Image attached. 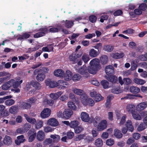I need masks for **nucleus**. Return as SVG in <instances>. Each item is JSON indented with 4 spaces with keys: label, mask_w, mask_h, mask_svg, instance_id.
I'll list each match as a JSON object with an SVG mask.
<instances>
[{
    "label": "nucleus",
    "mask_w": 147,
    "mask_h": 147,
    "mask_svg": "<svg viewBox=\"0 0 147 147\" xmlns=\"http://www.w3.org/2000/svg\"><path fill=\"white\" fill-rule=\"evenodd\" d=\"M80 124L79 122L77 121L74 120L71 121L70 123V127L72 128H74L77 127Z\"/></svg>",
    "instance_id": "37998d69"
},
{
    "label": "nucleus",
    "mask_w": 147,
    "mask_h": 147,
    "mask_svg": "<svg viewBox=\"0 0 147 147\" xmlns=\"http://www.w3.org/2000/svg\"><path fill=\"white\" fill-rule=\"evenodd\" d=\"M19 106L20 108L26 109L30 108L31 107V104L24 102H20Z\"/></svg>",
    "instance_id": "412c9836"
},
{
    "label": "nucleus",
    "mask_w": 147,
    "mask_h": 147,
    "mask_svg": "<svg viewBox=\"0 0 147 147\" xmlns=\"http://www.w3.org/2000/svg\"><path fill=\"white\" fill-rule=\"evenodd\" d=\"M133 81L136 84L140 85H143L146 82V81L143 79L137 78H134Z\"/></svg>",
    "instance_id": "cd10ccee"
},
{
    "label": "nucleus",
    "mask_w": 147,
    "mask_h": 147,
    "mask_svg": "<svg viewBox=\"0 0 147 147\" xmlns=\"http://www.w3.org/2000/svg\"><path fill=\"white\" fill-rule=\"evenodd\" d=\"M74 129L76 133L79 134L83 130L84 128L82 126L79 125L75 128Z\"/></svg>",
    "instance_id": "3c124183"
},
{
    "label": "nucleus",
    "mask_w": 147,
    "mask_h": 147,
    "mask_svg": "<svg viewBox=\"0 0 147 147\" xmlns=\"http://www.w3.org/2000/svg\"><path fill=\"white\" fill-rule=\"evenodd\" d=\"M147 107V102H143L136 105V109L138 111L144 110Z\"/></svg>",
    "instance_id": "39448f33"
},
{
    "label": "nucleus",
    "mask_w": 147,
    "mask_h": 147,
    "mask_svg": "<svg viewBox=\"0 0 147 147\" xmlns=\"http://www.w3.org/2000/svg\"><path fill=\"white\" fill-rule=\"evenodd\" d=\"M80 118L81 120L84 122H88L90 120V117L89 115L85 112H82L80 115Z\"/></svg>",
    "instance_id": "9b49d317"
},
{
    "label": "nucleus",
    "mask_w": 147,
    "mask_h": 147,
    "mask_svg": "<svg viewBox=\"0 0 147 147\" xmlns=\"http://www.w3.org/2000/svg\"><path fill=\"white\" fill-rule=\"evenodd\" d=\"M54 129L51 127L48 126L44 127V131L45 133L51 132L53 131Z\"/></svg>",
    "instance_id": "e2e57ef3"
},
{
    "label": "nucleus",
    "mask_w": 147,
    "mask_h": 147,
    "mask_svg": "<svg viewBox=\"0 0 147 147\" xmlns=\"http://www.w3.org/2000/svg\"><path fill=\"white\" fill-rule=\"evenodd\" d=\"M105 71L107 75L112 74L114 72V68L111 65L107 66L105 67Z\"/></svg>",
    "instance_id": "4468645a"
},
{
    "label": "nucleus",
    "mask_w": 147,
    "mask_h": 147,
    "mask_svg": "<svg viewBox=\"0 0 147 147\" xmlns=\"http://www.w3.org/2000/svg\"><path fill=\"white\" fill-rule=\"evenodd\" d=\"M51 110L48 108H45L41 112L40 117L43 119L49 117L50 115Z\"/></svg>",
    "instance_id": "423d86ee"
},
{
    "label": "nucleus",
    "mask_w": 147,
    "mask_h": 147,
    "mask_svg": "<svg viewBox=\"0 0 147 147\" xmlns=\"http://www.w3.org/2000/svg\"><path fill=\"white\" fill-rule=\"evenodd\" d=\"M72 73L69 70H67L65 74V80L67 81L71 80L72 78Z\"/></svg>",
    "instance_id": "6ab92c4d"
},
{
    "label": "nucleus",
    "mask_w": 147,
    "mask_h": 147,
    "mask_svg": "<svg viewBox=\"0 0 147 147\" xmlns=\"http://www.w3.org/2000/svg\"><path fill=\"white\" fill-rule=\"evenodd\" d=\"M9 112L11 114H16L18 111V107L16 106H13L11 107L9 109Z\"/></svg>",
    "instance_id": "c85d7f7f"
},
{
    "label": "nucleus",
    "mask_w": 147,
    "mask_h": 147,
    "mask_svg": "<svg viewBox=\"0 0 147 147\" xmlns=\"http://www.w3.org/2000/svg\"><path fill=\"white\" fill-rule=\"evenodd\" d=\"M57 86L59 84L61 86V88L63 89L65 88L64 85H67L66 82H64L63 80H59L58 81Z\"/></svg>",
    "instance_id": "bf43d9fd"
},
{
    "label": "nucleus",
    "mask_w": 147,
    "mask_h": 147,
    "mask_svg": "<svg viewBox=\"0 0 147 147\" xmlns=\"http://www.w3.org/2000/svg\"><path fill=\"white\" fill-rule=\"evenodd\" d=\"M3 141L4 144L7 145H9L12 144V140L10 136L6 135L3 139Z\"/></svg>",
    "instance_id": "2eb2a0df"
},
{
    "label": "nucleus",
    "mask_w": 147,
    "mask_h": 147,
    "mask_svg": "<svg viewBox=\"0 0 147 147\" xmlns=\"http://www.w3.org/2000/svg\"><path fill=\"white\" fill-rule=\"evenodd\" d=\"M50 137L53 139L55 142H58L60 139V136L58 135L55 134L51 135Z\"/></svg>",
    "instance_id": "09e8293b"
},
{
    "label": "nucleus",
    "mask_w": 147,
    "mask_h": 147,
    "mask_svg": "<svg viewBox=\"0 0 147 147\" xmlns=\"http://www.w3.org/2000/svg\"><path fill=\"white\" fill-rule=\"evenodd\" d=\"M43 122L41 120H38L35 123V128L36 129H38L41 128L43 126Z\"/></svg>",
    "instance_id": "c9c22d12"
},
{
    "label": "nucleus",
    "mask_w": 147,
    "mask_h": 147,
    "mask_svg": "<svg viewBox=\"0 0 147 147\" xmlns=\"http://www.w3.org/2000/svg\"><path fill=\"white\" fill-rule=\"evenodd\" d=\"M114 49V47L112 45H107L103 47V49L105 51L110 52L112 51Z\"/></svg>",
    "instance_id": "58836bf2"
},
{
    "label": "nucleus",
    "mask_w": 147,
    "mask_h": 147,
    "mask_svg": "<svg viewBox=\"0 0 147 147\" xmlns=\"http://www.w3.org/2000/svg\"><path fill=\"white\" fill-rule=\"evenodd\" d=\"M54 101L52 100L45 99L43 101L45 104H47L50 105H53L54 103Z\"/></svg>",
    "instance_id": "6e6d98bb"
},
{
    "label": "nucleus",
    "mask_w": 147,
    "mask_h": 147,
    "mask_svg": "<svg viewBox=\"0 0 147 147\" xmlns=\"http://www.w3.org/2000/svg\"><path fill=\"white\" fill-rule=\"evenodd\" d=\"M20 80V78H18L16 80L14 79H11L7 82L10 88L12 86L14 88H18L20 84L22 82V80Z\"/></svg>",
    "instance_id": "f03ea898"
},
{
    "label": "nucleus",
    "mask_w": 147,
    "mask_h": 147,
    "mask_svg": "<svg viewBox=\"0 0 147 147\" xmlns=\"http://www.w3.org/2000/svg\"><path fill=\"white\" fill-rule=\"evenodd\" d=\"M133 118L136 120H140L142 119V117L140 114L135 111L132 114Z\"/></svg>",
    "instance_id": "72a5a7b5"
},
{
    "label": "nucleus",
    "mask_w": 147,
    "mask_h": 147,
    "mask_svg": "<svg viewBox=\"0 0 147 147\" xmlns=\"http://www.w3.org/2000/svg\"><path fill=\"white\" fill-rule=\"evenodd\" d=\"M89 64L90 66L88 67V72L91 74H96L101 68L99 60L98 58L93 59L90 61Z\"/></svg>",
    "instance_id": "f257e3e1"
},
{
    "label": "nucleus",
    "mask_w": 147,
    "mask_h": 147,
    "mask_svg": "<svg viewBox=\"0 0 147 147\" xmlns=\"http://www.w3.org/2000/svg\"><path fill=\"white\" fill-rule=\"evenodd\" d=\"M107 121L106 120L103 119L98 123L96 126L94 127L97 128L98 131H102L107 128Z\"/></svg>",
    "instance_id": "7ed1b4c3"
},
{
    "label": "nucleus",
    "mask_w": 147,
    "mask_h": 147,
    "mask_svg": "<svg viewBox=\"0 0 147 147\" xmlns=\"http://www.w3.org/2000/svg\"><path fill=\"white\" fill-rule=\"evenodd\" d=\"M118 80L119 83L121 85L123 84L129 85L131 84L132 82L131 80L129 78H124L122 80V78L121 76L119 77Z\"/></svg>",
    "instance_id": "6e6552de"
},
{
    "label": "nucleus",
    "mask_w": 147,
    "mask_h": 147,
    "mask_svg": "<svg viewBox=\"0 0 147 147\" xmlns=\"http://www.w3.org/2000/svg\"><path fill=\"white\" fill-rule=\"evenodd\" d=\"M82 59L85 63H87L90 59L88 55L86 54L83 55L82 57Z\"/></svg>",
    "instance_id": "8fccbe9b"
},
{
    "label": "nucleus",
    "mask_w": 147,
    "mask_h": 147,
    "mask_svg": "<svg viewBox=\"0 0 147 147\" xmlns=\"http://www.w3.org/2000/svg\"><path fill=\"white\" fill-rule=\"evenodd\" d=\"M101 118L100 117L97 116H96L93 121V125L94 126H96V125L98 124V122H99L101 120Z\"/></svg>",
    "instance_id": "13d9d810"
},
{
    "label": "nucleus",
    "mask_w": 147,
    "mask_h": 147,
    "mask_svg": "<svg viewBox=\"0 0 147 147\" xmlns=\"http://www.w3.org/2000/svg\"><path fill=\"white\" fill-rule=\"evenodd\" d=\"M136 96L137 97H140L142 98V97L140 94L137 95H133V94H128L126 96L124 97L123 98H121V100L123 99H132L134 98V97Z\"/></svg>",
    "instance_id": "7c9ffc66"
},
{
    "label": "nucleus",
    "mask_w": 147,
    "mask_h": 147,
    "mask_svg": "<svg viewBox=\"0 0 147 147\" xmlns=\"http://www.w3.org/2000/svg\"><path fill=\"white\" fill-rule=\"evenodd\" d=\"M45 83L47 86H48L51 88H54L57 86V82L51 81L49 79L46 80L45 81Z\"/></svg>",
    "instance_id": "dca6fc26"
},
{
    "label": "nucleus",
    "mask_w": 147,
    "mask_h": 147,
    "mask_svg": "<svg viewBox=\"0 0 147 147\" xmlns=\"http://www.w3.org/2000/svg\"><path fill=\"white\" fill-rule=\"evenodd\" d=\"M25 141L26 139L24 138V136L21 135L17 136V139L15 141V142L17 145H19L21 143L24 142Z\"/></svg>",
    "instance_id": "f3484780"
},
{
    "label": "nucleus",
    "mask_w": 147,
    "mask_h": 147,
    "mask_svg": "<svg viewBox=\"0 0 147 147\" xmlns=\"http://www.w3.org/2000/svg\"><path fill=\"white\" fill-rule=\"evenodd\" d=\"M47 124L52 126L56 127L59 124V122L57 119L52 118L49 119L47 122Z\"/></svg>",
    "instance_id": "9d476101"
},
{
    "label": "nucleus",
    "mask_w": 147,
    "mask_h": 147,
    "mask_svg": "<svg viewBox=\"0 0 147 147\" xmlns=\"http://www.w3.org/2000/svg\"><path fill=\"white\" fill-rule=\"evenodd\" d=\"M95 145L97 147H101L103 145L102 140L100 138L96 139L95 141Z\"/></svg>",
    "instance_id": "a18cd8bd"
},
{
    "label": "nucleus",
    "mask_w": 147,
    "mask_h": 147,
    "mask_svg": "<svg viewBox=\"0 0 147 147\" xmlns=\"http://www.w3.org/2000/svg\"><path fill=\"white\" fill-rule=\"evenodd\" d=\"M99 54V52L93 49H91L89 52V56L92 57H95Z\"/></svg>",
    "instance_id": "a878e982"
},
{
    "label": "nucleus",
    "mask_w": 147,
    "mask_h": 147,
    "mask_svg": "<svg viewBox=\"0 0 147 147\" xmlns=\"http://www.w3.org/2000/svg\"><path fill=\"white\" fill-rule=\"evenodd\" d=\"M45 134L44 131L41 130L38 131L36 135V139L39 141H42L45 139Z\"/></svg>",
    "instance_id": "f8f14e48"
},
{
    "label": "nucleus",
    "mask_w": 147,
    "mask_h": 147,
    "mask_svg": "<svg viewBox=\"0 0 147 147\" xmlns=\"http://www.w3.org/2000/svg\"><path fill=\"white\" fill-rule=\"evenodd\" d=\"M114 135L118 138H121L122 136V134L121 133L120 131L117 129L114 130Z\"/></svg>",
    "instance_id": "79ce46f5"
},
{
    "label": "nucleus",
    "mask_w": 147,
    "mask_h": 147,
    "mask_svg": "<svg viewBox=\"0 0 147 147\" xmlns=\"http://www.w3.org/2000/svg\"><path fill=\"white\" fill-rule=\"evenodd\" d=\"M45 78V75L44 74L38 73L36 77V79L38 82L43 81Z\"/></svg>",
    "instance_id": "393cba45"
},
{
    "label": "nucleus",
    "mask_w": 147,
    "mask_h": 147,
    "mask_svg": "<svg viewBox=\"0 0 147 147\" xmlns=\"http://www.w3.org/2000/svg\"><path fill=\"white\" fill-rule=\"evenodd\" d=\"M61 25H57L56 27H52L50 28L49 32L51 33L57 32L61 31Z\"/></svg>",
    "instance_id": "5701e85b"
},
{
    "label": "nucleus",
    "mask_w": 147,
    "mask_h": 147,
    "mask_svg": "<svg viewBox=\"0 0 147 147\" xmlns=\"http://www.w3.org/2000/svg\"><path fill=\"white\" fill-rule=\"evenodd\" d=\"M102 97L100 94H97L94 98V100L95 101L98 102L100 101L102 99Z\"/></svg>",
    "instance_id": "69168bd1"
},
{
    "label": "nucleus",
    "mask_w": 147,
    "mask_h": 147,
    "mask_svg": "<svg viewBox=\"0 0 147 147\" xmlns=\"http://www.w3.org/2000/svg\"><path fill=\"white\" fill-rule=\"evenodd\" d=\"M124 56V54L123 53H117L113 54V57L115 59L121 58L123 57Z\"/></svg>",
    "instance_id": "a19ab883"
},
{
    "label": "nucleus",
    "mask_w": 147,
    "mask_h": 147,
    "mask_svg": "<svg viewBox=\"0 0 147 147\" xmlns=\"http://www.w3.org/2000/svg\"><path fill=\"white\" fill-rule=\"evenodd\" d=\"M7 82L3 85L1 86L2 89L3 90H7L10 87Z\"/></svg>",
    "instance_id": "774afa93"
},
{
    "label": "nucleus",
    "mask_w": 147,
    "mask_h": 147,
    "mask_svg": "<svg viewBox=\"0 0 147 147\" xmlns=\"http://www.w3.org/2000/svg\"><path fill=\"white\" fill-rule=\"evenodd\" d=\"M72 91L74 94L78 95H81L82 96V94H84V92L81 89L74 88L72 90Z\"/></svg>",
    "instance_id": "e433bc0d"
},
{
    "label": "nucleus",
    "mask_w": 147,
    "mask_h": 147,
    "mask_svg": "<svg viewBox=\"0 0 147 147\" xmlns=\"http://www.w3.org/2000/svg\"><path fill=\"white\" fill-rule=\"evenodd\" d=\"M73 113V112L71 110L69 109H65L63 113L64 118L66 119H68L71 117Z\"/></svg>",
    "instance_id": "ddd939ff"
},
{
    "label": "nucleus",
    "mask_w": 147,
    "mask_h": 147,
    "mask_svg": "<svg viewBox=\"0 0 147 147\" xmlns=\"http://www.w3.org/2000/svg\"><path fill=\"white\" fill-rule=\"evenodd\" d=\"M114 143V141L113 139H109L107 140L106 142L107 145L108 146H111Z\"/></svg>",
    "instance_id": "052dcab7"
},
{
    "label": "nucleus",
    "mask_w": 147,
    "mask_h": 147,
    "mask_svg": "<svg viewBox=\"0 0 147 147\" xmlns=\"http://www.w3.org/2000/svg\"><path fill=\"white\" fill-rule=\"evenodd\" d=\"M101 84L104 88L106 89L108 88L109 82L106 80H102L101 82Z\"/></svg>",
    "instance_id": "4d7b16f0"
},
{
    "label": "nucleus",
    "mask_w": 147,
    "mask_h": 147,
    "mask_svg": "<svg viewBox=\"0 0 147 147\" xmlns=\"http://www.w3.org/2000/svg\"><path fill=\"white\" fill-rule=\"evenodd\" d=\"M30 134H32L29 137L28 139V141L30 142H31L33 141L35 139L36 136V133L35 132V131L34 129H30L28 132Z\"/></svg>",
    "instance_id": "aec40b11"
},
{
    "label": "nucleus",
    "mask_w": 147,
    "mask_h": 147,
    "mask_svg": "<svg viewBox=\"0 0 147 147\" xmlns=\"http://www.w3.org/2000/svg\"><path fill=\"white\" fill-rule=\"evenodd\" d=\"M30 36V35L28 33L25 32L22 35L20 36L18 38V40H22L24 39L28 38Z\"/></svg>",
    "instance_id": "de8ad7c7"
},
{
    "label": "nucleus",
    "mask_w": 147,
    "mask_h": 147,
    "mask_svg": "<svg viewBox=\"0 0 147 147\" xmlns=\"http://www.w3.org/2000/svg\"><path fill=\"white\" fill-rule=\"evenodd\" d=\"M31 85L36 89L39 90L41 88L40 84L38 82L32 81L31 82Z\"/></svg>",
    "instance_id": "f704fd0d"
},
{
    "label": "nucleus",
    "mask_w": 147,
    "mask_h": 147,
    "mask_svg": "<svg viewBox=\"0 0 147 147\" xmlns=\"http://www.w3.org/2000/svg\"><path fill=\"white\" fill-rule=\"evenodd\" d=\"M53 74L56 76L63 77L64 75V73L61 69H57L54 71Z\"/></svg>",
    "instance_id": "bb28decb"
},
{
    "label": "nucleus",
    "mask_w": 147,
    "mask_h": 147,
    "mask_svg": "<svg viewBox=\"0 0 147 147\" xmlns=\"http://www.w3.org/2000/svg\"><path fill=\"white\" fill-rule=\"evenodd\" d=\"M67 106L69 108L72 110H76V107L75 104L73 102L69 101L67 103Z\"/></svg>",
    "instance_id": "ea45409f"
},
{
    "label": "nucleus",
    "mask_w": 147,
    "mask_h": 147,
    "mask_svg": "<svg viewBox=\"0 0 147 147\" xmlns=\"http://www.w3.org/2000/svg\"><path fill=\"white\" fill-rule=\"evenodd\" d=\"M81 78V76L80 75L77 74H75L72 77L73 80L75 82L79 80Z\"/></svg>",
    "instance_id": "680f3d73"
},
{
    "label": "nucleus",
    "mask_w": 147,
    "mask_h": 147,
    "mask_svg": "<svg viewBox=\"0 0 147 147\" xmlns=\"http://www.w3.org/2000/svg\"><path fill=\"white\" fill-rule=\"evenodd\" d=\"M39 31L40 32L34 34V37L35 38H38L44 36L45 34L47 33V28H41L40 29Z\"/></svg>",
    "instance_id": "1a4fd4ad"
},
{
    "label": "nucleus",
    "mask_w": 147,
    "mask_h": 147,
    "mask_svg": "<svg viewBox=\"0 0 147 147\" xmlns=\"http://www.w3.org/2000/svg\"><path fill=\"white\" fill-rule=\"evenodd\" d=\"M88 70L86 65H84L82 67L78 69L77 71L80 74L83 75L84 77L87 78L89 76V74Z\"/></svg>",
    "instance_id": "20e7f679"
},
{
    "label": "nucleus",
    "mask_w": 147,
    "mask_h": 147,
    "mask_svg": "<svg viewBox=\"0 0 147 147\" xmlns=\"http://www.w3.org/2000/svg\"><path fill=\"white\" fill-rule=\"evenodd\" d=\"M15 103V101L12 99H8L5 102V105L7 106H10Z\"/></svg>",
    "instance_id": "864d4df0"
},
{
    "label": "nucleus",
    "mask_w": 147,
    "mask_h": 147,
    "mask_svg": "<svg viewBox=\"0 0 147 147\" xmlns=\"http://www.w3.org/2000/svg\"><path fill=\"white\" fill-rule=\"evenodd\" d=\"M146 125L143 123H141L138 126L137 130L138 131H141L146 128Z\"/></svg>",
    "instance_id": "603ef678"
},
{
    "label": "nucleus",
    "mask_w": 147,
    "mask_h": 147,
    "mask_svg": "<svg viewBox=\"0 0 147 147\" xmlns=\"http://www.w3.org/2000/svg\"><path fill=\"white\" fill-rule=\"evenodd\" d=\"M53 141L52 139L50 138L46 139L43 142V144L44 146H47L49 144H52Z\"/></svg>",
    "instance_id": "49530a36"
},
{
    "label": "nucleus",
    "mask_w": 147,
    "mask_h": 147,
    "mask_svg": "<svg viewBox=\"0 0 147 147\" xmlns=\"http://www.w3.org/2000/svg\"><path fill=\"white\" fill-rule=\"evenodd\" d=\"M111 91L113 93L117 94L121 92L122 90L119 87H114L111 89Z\"/></svg>",
    "instance_id": "c03bdc74"
},
{
    "label": "nucleus",
    "mask_w": 147,
    "mask_h": 147,
    "mask_svg": "<svg viewBox=\"0 0 147 147\" xmlns=\"http://www.w3.org/2000/svg\"><path fill=\"white\" fill-rule=\"evenodd\" d=\"M100 59L101 63L103 65L106 64L107 63L108 60V58L106 55L102 56Z\"/></svg>",
    "instance_id": "4c0bfd02"
},
{
    "label": "nucleus",
    "mask_w": 147,
    "mask_h": 147,
    "mask_svg": "<svg viewBox=\"0 0 147 147\" xmlns=\"http://www.w3.org/2000/svg\"><path fill=\"white\" fill-rule=\"evenodd\" d=\"M81 101L82 104L86 106L88 105V98L86 94H83L81 96Z\"/></svg>",
    "instance_id": "b1692460"
},
{
    "label": "nucleus",
    "mask_w": 147,
    "mask_h": 147,
    "mask_svg": "<svg viewBox=\"0 0 147 147\" xmlns=\"http://www.w3.org/2000/svg\"><path fill=\"white\" fill-rule=\"evenodd\" d=\"M24 117L26 118L27 121L29 123L32 124H34L36 120L34 118H32L30 117L28 115L26 114H24Z\"/></svg>",
    "instance_id": "2f4dec72"
},
{
    "label": "nucleus",
    "mask_w": 147,
    "mask_h": 147,
    "mask_svg": "<svg viewBox=\"0 0 147 147\" xmlns=\"http://www.w3.org/2000/svg\"><path fill=\"white\" fill-rule=\"evenodd\" d=\"M97 19L96 17L94 15L90 16L89 17V20L92 23L95 22Z\"/></svg>",
    "instance_id": "338daca9"
},
{
    "label": "nucleus",
    "mask_w": 147,
    "mask_h": 147,
    "mask_svg": "<svg viewBox=\"0 0 147 147\" xmlns=\"http://www.w3.org/2000/svg\"><path fill=\"white\" fill-rule=\"evenodd\" d=\"M62 94V92L60 91L55 93H51L50 94L49 96L52 99L55 100L57 99Z\"/></svg>",
    "instance_id": "4be33fe9"
},
{
    "label": "nucleus",
    "mask_w": 147,
    "mask_h": 147,
    "mask_svg": "<svg viewBox=\"0 0 147 147\" xmlns=\"http://www.w3.org/2000/svg\"><path fill=\"white\" fill-rule=\"evenodd\" d=\"M74 22L72 21L66 20L65 22V26L68 28H71L74 24Z\"/></svg>",
    "instance_id": "5fc2aeb1"
},
{
    "label": "nucleus",
    "mask_w": 147,
    "mask_h": 147,
    "mask_svg": "<svg viewBox=\"0 0 147 147\" xmlns=\"http://www.w3.org/2000/svg\"><path fill=\"white\" fill-rule=\"evenodd\" d=\"M135 108H136V105L132 104H129L126 106V109L128 112L132 114L135 111Z\"/></svg>",
    "instance_id": "a211bd4d"
},
{
    "label": "nucleus",
    "mask_w": 147,
    "mask_h": 147,
    "mask_svg": "<svg viewBox=\"0 0 147 147\" xmlns=\"http://www.w3.org/2000/svg\"><path fill=\"white\" fill-rule=\"evenodd\" d=\"M125 125L130 131L132 132L134 130V128L132 125L131 121L130 120H127L125 124Z\"/></svg>",
    "instance_id": "c756f323"
},
{
    "label": "nucleus",
    "mask_w": 147,
    "mask_h": 147,
    "mask_svg": "<svg viewBox=\"0 0 147 147\" xmlns=\"http://www.w3.org/2000/svg\"><path fill=\"white\" fill-rule=\"evenodd\" d=\"M95 103L94 100L91 98H89L88 99V105L90 107L94 106Z\"/></svg>",
    "instance_id": "0e129e2a"
},
{
    "label": "nucleus",
    "mask_w": 147,
    "mask_h": 147,
    "mask_svg": "<svg viewBox=\"0 0 147 147\" xmlns=\"http://www.w3.org/2000/svg\"><path fill=\"white\" fill-rule=\"evenodd\" d=\"M81 55L79 54L76 55L74 53H72L69 57V59L71 61L73 64H74L76 63L78 61V58L80 57Z\"/></svg>",
    "instance_id": "0eeeda50"
},
{
    "label": "nucleus",
    "mask_w": 147,
    "mask_h": 147,
    "mask_svg": "<svg viewBox=\"0 0 147 147\" xmlns=\"http://www.w3.org/2000/svg\"><path fill=\"white\" fill-rule=\"evenodd\" d=\"M129 90L131 92L137 94L139 93L140 91L139 88L134 86H131L129 88Z\"/></svg>",
    "instance_id": "473e14b6"
}]
</instances>
